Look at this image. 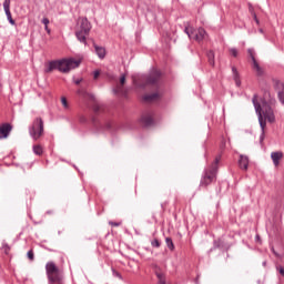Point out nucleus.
Masks as SVG:
<instances>
[{
    "instance_id": "nucleus-18",
    "label": "nucleus",
    "mask_w": 284,
    "mask_h": 284,
    "mask_svg": "<svg viewBox=\"0 0 284 284\" xmlns=\"http://www.w3.org/2000/svg\"><path fill=\"white\" fill-rule=\"evenodd\" d=\"M232 72H233V79L235 81V85L237 88H241V78L239 75V70H236L235 67H232Z\"/></svg>"
},
{
    "instance_id": "nucleus-34",
    "label": "nucleus",
    "mask_w": 284,
    "mask_h": 284,
    "mask_svg": "<svg viewBox=\"0 0 284 284\" xmlns=\"http://www.w3.org/2000/svg\"><path fill=\"white\" fill-rule=\"evenodd\" d=\"M100 74H101V72L94 71L93 72V79H99Z\"/></svg>"
},
{
    "instance_id": "nucleus-6",
    "label": "nucleus",
    "mask_w": 284,
    "mask_h": 284,
    "mask_svg": "<svg viewBox=\"0 0 284 284\" xmlns=\"http://www.w3.org/2000/svg\"><path fill=\"white\" fill-rule=\"evenodd\" d=\"M252 102H253V105L255 108V112L258 116V123H260V126H261V130H262V133L260 135V143H261V145H263V141H265L266 123H265V120H263V115L261 114V103H258L256 94L253 97Z\"/></svg>"
},
{
    "instance_id": "nucleus-16",
    "label": "nucleus",
    "mask_w": 284,
    "mask_h": 284,
    "mask_svg": "<svg viewBox=\"0 0 284 284\" xmlns=\"http://www.w3.org/2000/svg\"><path fill=\"white\" fill-rule=\"evenodd\" d=\"M158 99H161L159 93H150L143 97V101H146V103H152V101H158Z\"/></svg>"
},
{
    "instance_id": "nucleus-15",
    "label": "nucleus",
    "mask_w": 284,
    "mask_h": 284,
    "mask_svg": "<svg viewBox=\"0 0 284 284\" xmlns=\"http://www.w3.org/2000/svg\"><path fill=\"white\" fill-rule=\"evenodd\" d=\"M141 121L146 128H150V125L154 124V119L152 118L151 113L142 115Z\"/></svg>"
},
{
    "instance_id": "nucleus-25",
    "label": "nucleus",
    "mask_w": 284,
    "mask_h": 284,
    "mask_svg": "<svg viewBox=\"0 0 284 284\" xmlns=\"http://www.w3.org/2000/svg\"><path fill=\"white\" fill-rule=\"evenodd\" d=\"M229 52L234 58L239 57V50H236V48H231Z\"/></svg>"
},
{
    "instance_id": "nucleus-35",
    "label": "nucleus",
    "mask_w": 284,
    "mask_h": 284,
    "mask_svg": "<svg viewBox=\"0 0 284 284\" xmlns=\"http://www.w3.org/2000/svg\"><path fill=\"white\" fill-rule=\"evenodd\" d=\"M120 83H121V85L125 84V75H121Z\"/></svg>"
},
{
    "instance_id": "nucleus-33",
    "label": "nucleus",
    "mask_w": 284,
    "mask_h": 284,
    "mask_svg": "<svg viewBox=\"0 0 284 284\" xmlns=\"http://www.w3.org/2000/svg\"><path fill=\"white\" fill-rule=\"evenodd\" d=\"M42 23H43L44 27H45V26H49L50 20H49L48 18H43V19H42Z\"/></svg>"
},
{
    "instance_id": "nucleus-42",
    "label": "nucleus",
    "mask_w": 284,
    "mask_h": 284,
    "mask_svg": "<svg viewBox=\"0 0 284 284\" xmlns=\"http://www.w3.org/2000/svg\"><path fill=\"white\" fill-rule=\"evenodd\" d=\"M112 128L111 124H106V129L110 130Z\"/></svg>"
},
{
    "instance_id": "nucleus-31",
    "label": "nucleus",
    "mask_w": 284,
    "mask_h": 284,
    "mask_svg": "<svg viewBox=\"0 0 284 284\" xmlns=\"http://www.w3.org/2000/svg\"><path fill=\"white\" fill-rule=\"evenodd\" d=\"M114 94H121V92H123V88L122 87H118L116 89L113 90Z\"/></svg>"
},
{
    "instance_id": "nucleus-12",
    "label": "nucleus",
    "mask_w": 284,
    "mask_h": 284,
    "mask_svg": "<svg viewBox=\"0 0 284 284\" xmlns=\"http://www.w3.org/2000/svg\"><path fill=\"white\" fill-rule=\"evenodd\" d=\"M10 132H12L10 123H3L0 125V139H8V136H10Z\"/></svg>"
},
{
    "instance_id": "nucleus-27",
    "label": "nucleus",
    "mask_w": 284,
    "mask_h": 284,
    "mask_svg": "<svg viewBox=\"0 0 284 284\" xmlns=\"http://www.w3.org/2000/svg\"><path fill=\"white\" fill-rule=\"evenodd\" d=\"M27 256L29 261H34V251L32 250L28 251Z\"/></svg>"
},
{
    "instance_id": "nucleus-5",
    "label": "nucleus",
    "mask_w": 284,
    "mask_h": 284,
    "mask_svg": "<svg viewBox=\"0 0 284 284\" xmlns=\"http://www.w3.org/2000/svg\"><path fill=\"white\" fill-rule=\"evenodd\" d=\"M43 119L36 118L32 122V125L29 126V134L33 141H39L43 136Z\"/></svg>"
},
{
    "instance_id": "nucleus-38",
    "label": "nucleus",
    "mask_w": 284,
    "mask_h": 284,
    "mask_svg": "<svg viewBox=\"0 0 284 284\" xmlns=\"http://www.w3.org/2000/svg\"><path fill=\"white\" fill-rule=\"evenodd\" d=\"M44 30H45V32L48 33V34H50V28H48V26H44Z\"/></svg>"
},
{
    "instance_id": "nucleus-11",
    "label": "nucleus",
    "mask_w": 284,
    "mask_h": 284,
    "mask_svg": "<svg viewBox=\"0 0 284 284\" xmlns=\"http://www.w3.org/2000/svg\"><path fill=\"white\" fill-rule=\"evenodd\" d=\"M3 10H4V13H6V17H7L9 23L11 26H17V22L14 21V19H12V12H10V0L3 1Z\"/></svg>"
},
{
    "instance_id": "nucleus-43",
    "label": "nucleus",
    "mask_w": 284,
    "mask_h": 284,
    "mask_svg": "<svg viewBox=\"0 0 284 284\" xmlns=\"http://www.w3.org/2000/svg\"><path fill=\"white\" fill-rule=\"evenodd\" d=\"M195 283L199 284V276H197V278L195 280Z\"/></svg>"
},
{
    "instance_id": "nucleus-2",
    "label": "nucleus",
    "mask_w": 284,
    "mask_h": 284,
    "mask_svg": "<svg viewBox=\"0 0 284 284\" xmlns=\"http://www.w3.org/2000/svg\"><path fill=\"white\" fill-rule=\"evenodd\" d=\"M80 62L77 60H58L49 62V67L45 69V72H52L54 70H59V72H70V70H74V68H79Z\"/></svg>"
},
{
    "instance_id": "nucleus-21",
    "label": "nucleus",
    "mask_w": 284,
    "mask_h": 284,
    "mask_svg": "<svg viewBox=\"0 0 284 284\" xmlns=\"http://www.w3.org/2000/svg\"><path fill=\"white\" fill-rule=\"evenodd\" d=\"M155 275H156V277H158V283L159 284H168L166 282H165V275L163 274V273H155Z\"/></svg>"
},
{
    "instance_id": "nucleus-8",
    "label": "nucleus",
    "mask_w": 284,
    "mask_h": 284,
    "mask_svg": "<svg viewBox=\"0 0 284 284\" xmlns=\"http://www.w3.org/2000/svg\"><path fill=\"white\" fill-rule=\"evenodd\" d=\"M260 112L263 118V121H268V123H274L276 121V116L274 115V110H272V106L267 104V102H264L261 106L260 104Z\"/></svg>"
},
{
    "instance_id": "nucleus-39",
    "label": "nucleus",
    "mask_w": 284,
    "mask_h": 284,
    "mask_svg": "<svg viewBox=\"0 0 284 284\" xmlns=\"http://www.w3.org/2000/svg\"><path fill=\"white\" fill-rule=\"evenodd\" d=\"M78 94H85V91H83V90H78Z\"/></svg>"
},
{
    "instance_id": "nucleus-20",
    "label": "nucleus",
    "mask_w": 284,
    "mask_h": 284,
    "mask_svg": "<svg viewBox=\"0 0 284 284\" xmlns=\"http://www.w3.org/2000/svg\"><path fill=\"white\" fill-rule=\"evenodd\" d=\"M33 152L38 155L41 156V154H43V148L39 144L33 145Z\"/></svg>"
},
{
    "instance_id": "nucleus-3",
    "label": "nucleus",
    "mask_w": 284,
    "mask_h": 284,
    "mask_svg": "<svg viewBox=\"0 0 284 284\" xmlns=\"http://www.w3.org/2000/svg\"><path fill=\"white\" fill-rule=\"evenodd\" d=\"M90 30H92V23L88 18H80L78 21V29L75 31V37L80 43H88V37L90 36Z\"/></svg>"
},
{
    "instance_id": "nucleus-24",
    "label": "nucleus",
    "mask_w": 284,
    "mask_h": 284,
    "mask_svg": "<svg viewBox=\"0 0 284 284\" xmlns=\"http://www.w3.org/2000/svg\"><path fill=\"white\" fill-rule=\"evenodd\" d=\"M92 110L95 114H99V112H101V104L94 103Z\"/></svg>"
},
{
    "instance_id": "nucleus-14",
    "label": "nucleus",
    "mask_w": 284,
    "mask_h": 284,
    "mask_svg": "<svg viewBox=\"0 0 284 284\" xmlns=\"http://www.w3.org/2000/svg\"><path fill=\"white\" fill-rule=\"evenodd\" d=\"M248 165H250V158H247L246 155H240V159H239L240 169L246 171Z\"/></svg>"
},
{
    "instance_id": "nucleus-19",
    "label": "nucleus",
    "mask_w": 284,
    "mask_h": 284,
    "mask_svg": "<svg viewBox=\"0 0 284 284\" xmlns=\"http://www.w3.org/2000/svg\"><path fill=\"white\" fill-rule=\"evenodd\" d=\"M49 281V284H63V277L61 275L51 277Z\"/></svg>"
},
{
    "instance_id": "nucleus-23",
    "label": "nucleus",
    "mask_w": 284,
    "mask_h": 284,
    "mask_svg": "<svg viewBox=\"0 0 284 284\" xmlns=\"http://www.w3.org/2000/svg\"><path fill=\"white\" fill-rule=\"evenodd\" d=\"M165 243L169 250H171V252H174V242L171 240V237H166Z\"/></svg>"
},
{
    "instance_id": "nucleus-1",
    "label": "nucleus",
    "mask_w": 284,
    "mask_h": 284,
    "mask_svg": "<svg viewBox=\"0 0 284 284\" xmlns=\"http://www.w3.org/2000/svg\"><path fill=\"white\" fill-rule=\"evenodd\" d=\"M219 163H221V155H217L215 158L210 169L204 170L200 181V187H207V185H211L212 183H214V181H216V173L219 172Z\"/></svg>"
},
{
    "instance_id": "nucleus-32",
    "label": "nucleus",
    "mask_w": 284,
    "mask_h": 284,
    "mask_svg": "<svg viewBox=\"0 0 284 284\" xmlns=\"http://www.w3.org/2000/svg\"><path fill=\"white\" fill-rule=\"evenodd\" d=\"M253 19H254V21H255V23H256L257 26L261 24V21H260L258 18L256 17V13H253Z\"/></svg>"
},
{
    "instance_id": "nucleus-22",
    "label": "nucleus",
    "mask_w": 284,
    "mask_h": 284,
    "mask_svg": "<svg viewBox=\"0 0 284 284\" xmlns=\"http://www.w3.org/2000/svg\"><path fill=\"white\" fill-rule=\"evenodd\" d=\"M206 57H207L210 65H214V51H209L206 53Z\"/></svg>"
},
{
    "instance_id": "nucleus-44",
    "label": "nucleus",
    "mask_w": 284,
    "mask_h": 284,
    "mask_svg": "<svg viewBox=\"0 0 284 284\" xmlns=\"http://www.w3.org/2000/svg\"><path fill=\"white\" fill-rule=\"evenodd\" d=\"M256 239L258 240V235L256 236Z\"/></svg>"
},
{
    "instance_id": "nucleus-13",
    "label": "nucleus",
    "mask_w": 284,
    "mask_h": 284,
    "mask_svg": "<svg viewBox=\"0 0 284 284\" xmlns=\"http://www.w3.org/2000/svg\"><path fill=\"white\" fill-rule=\"evenodd\" d=\"M271 159L273 161V165L275 168H278V165L281 164V159H283V152H281V151L272 152Z\"/></svg>"
},
{
    "instance_id": "nucleus-10",
    "label": "nucleus",
    "mask_w": 284,
    "mask_h": 284,
    "mask_svg": "<svg viewBox=\"0 0 284 284\" xmlns=\"http://www.w3.org/2000/svg\"><path fill=\"white\" fill-rule=\"evenodd\" d=\"M247 52L253 61V70L256 71L257 77H263V69L261 68V65H258V62L256 61V52H254V49H248Z\"/></svg>"
},
{
    "instance_id": "nucleus-29",
    "label": "nucleus",
    "mask_w": 284,
    "mask_h": 284,
    "mask_svg": "<svg viewBox=\"0 0 284 284\" xmlns=\"http://www.w3.org/2000/svg\"><path fill=\"white\" fill-rule=\"evenodd\" d=\"M61 103L65 110H68V100L65 98H61Z\"/></svg>"
},
{
    "instance_id": "nucleus-28",
    "label": "nucleus",
    "mask_w": 284,
    "mask_h": 284,
    "mask_svg": "<svg viewBox=\"0 0 284 284\" xmlns=\"http://www.w3.org/2000/svg\"><path fill=\"white\" fill-rule=\"evenodd\" d=\"M151 245L152 247H161V242H159V240L155 239L151 242Z\"/></svg>"
},
{
    "instance_id": "nucleus-41",
    "label": "nucleus",
    "mask_w": 284,
    "mask_h": 284,
    "mask_svg": "<svg viewBox=\"0 0 284 284\" xmlns=\"http://www.w3.org/2000/svg\"><path fill=\"white\" fill-rule=\"evenodd\" d=\"M258 32H260V34L264 33L263 29H258Z\"/></svg>"
},
{
    "instance_id": "nucleus-30",
    "label": "nucleus",
    "mask_w": 284,
    "mask_h": 284,
    "mask_svg": "<svg viewBox=\"0 0 284 284\" xmlns=\"http://www.w3.org/2000/svg\"><path fill=\"white\" fill-rule=\"evenodd\" d=\"M113 276H116L120 280H123V276H121V273H119L116 270H112Z\"/></svg>"
},
{
    "instance_id": "nucleus-40",
    "label": "nucleus",
    "mask_w": 284,
    "mask_h": 284,
    "mask_svg": "<svg viewBox=\"0 0 284 284\" xmlns=\"http://www.w3.org/2000/svg\"><path fill=\"white\" fill-rule=\"evenodd\" d=\"M4 250H6V252L10 251V246L4 245Z\"/></svg>"
},
{
    "instance_id": "nucleus-9",
    "label": "nucleus",
    "mask_w": 284,
    "mask_h": 284,
    "mask_svg": "<svg viewBox=\"0 0 284 284\" xmlns=\"http://www.w3.org/2000/svg\"><path fill=\"white\" fill-rule=\"evenodd\" d=\"M45 272H47L48 281L50 278H54L55 276H61V273L59 271V266L57 264H54V262H48L45 264Z\"/></svg>"
},
{
    "instance_id": "nucleus-26",
    "label": "nucleus",
    "mask_w": 284,
    "mask_h": 284,
    "mask_svg": "<svg viewBox=\"0 0 284 284\" xmlns=\"http://www.w3.org/2000/svg\"><path fill=\"white\" fill-rule=\"evenodd\" d=\"M277 97H278L280 103H282V105H284V91H280L277 93Z\"/></svg>"
},
{
    "instance_id": "nucleus-37",
    "label": "nucleus",
    "mask_w": 284,
    "mask_h": 284,
    "mask_svg": "<svg viewBox=\"0 0 284 284\" xmlns=\"http://www.w3.org/2000/svg\"><path fill=\"white\" fill-rule=\"evenodd\" d=\"M81 81H83V79H78L74 81L75 85H79L81 83Z\"/></svg>"
},
{
    "instance_id": "nucleus-17",
    "label": "nucleus",
    "mask_w": 284,
    "mask_h": 284,
    "mask_svg": "<svg viewBox=\"0 0 284 284\" xmlns=\"http://www.w3.org/2000/svg\"><path fill=\"white\" fill-rule=\"evenodd\" d=\"M94 50L99 59H105V48L94 44Z\"/></svg>"
},
{
    "instance_id": "nucleus-4",
    "label": "nucleus",
    "mask_w": 284,
    "mask_h": 284,
    "mask_svg": "<svg viewBox=\"0 0 284 284\" xmlns=\"http://www.w3.org/2000/svg\"><path fill=\"white\" fill-rule=\"evenodd\" d=\"M161 79V71L158 69H152L149 74L142 75L140 78V81L133 80L134 85L138 88H145V85H156L159 83V80Z\"/></svg>"
},
{
    "instance_id": "nucleus-36",
    "label": "nucleus",
    "mask_w": 284,
    "mask_h": 284,
    "mask_svg": "<svg viewBox=\"0 0 284 284\" xmlns=\"http://www.w3.org/2000/svg\"><path fill=\"white\" fill-rule=\"evenodd\" d=\"M110 225H112L113 227H119V225H121V223H119V222H110Z\"/></svg>"
},
{
    "instance_id": "nucleus-7",
    "label": "nucleus",
    "mask_w": 284,
    "mask_h": 284,
    "mask_svg": "<svg viewBox=\"0 0 284 284\" xmlns=\"http://www.w3.org/2000/svg\"><path fill=\"white\" fill-rule=\"evenodd\" d=\"M184 32L187 34L189 39L197 41V43H201L207 36V32L203 28L194 29L192 27H186Z\"/></svg>"
}]
</instances>
